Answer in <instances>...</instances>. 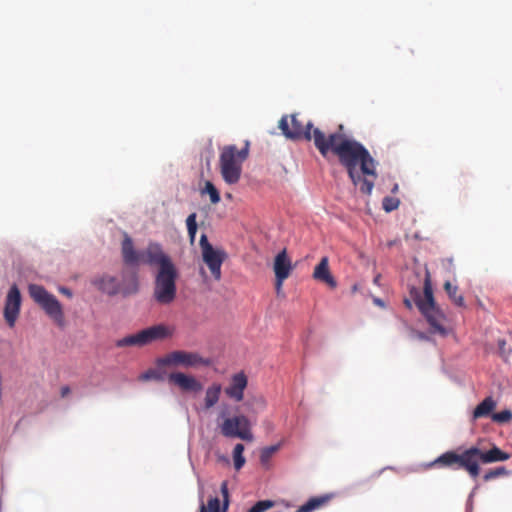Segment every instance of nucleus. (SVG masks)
<instances>
[{
  "instance_id": "f257e3e1",
  "label": "nucleus",
  "mask_w": 512,
  "mask_h": 512,
  "mask_svg": "<svg viewBox=\"0 0 512 512\" xmlns=\"http://www.w3.org/2000/svg\"><path fill=\"white\" fill-rule=\"evenodd\" d=\"M316 149L323 157H327L329 153L337 156L353 185L359 187L364 195H371L378 177L377 162L363 144L343 132V125L328 134L327 139L317 133Z\"/></svg>"
},
{
  "instance_id": "f03ea898",
  "label": "nucleus",
  "mask_w": 512,
  "mask_h": 512,
  "mask_svg": "<svg viewBox=\"0 0 512 512\" xmlns=\"http://www.w3.org/2000/svg\"><path fill=\"white\" fill-rule=\"evenodd\" d=\"M510 454L502 451L497 446L485 451L477 446H471L464 450H451L441 454L428 466H438L453 470H465L472 479H476L480 474V463H495L506 461Z\"/></svg>"
},
{
  "instance_id": "7ed1b4c3",
  "label": "nucleus",
  "mask_w": 512,
  "mask_h": 512,
  "mask_svg": "<svg viewBox=\"0 0 512 512\" xmlns=\"http://www.w3.org/2000/svg\"><path fill=\"white\" fill-rule=\"evenodd\" d=\"M410 297H412L415 305L426 319L429 325V332L446 337L449 334V329L446 325L447 318L435 302L430 273L428 271L425 274L423 293L418 288L412 287L410 289Z\"/></svg>"
},
{
  "instance_id": "20e7f679",
  "label": "nucleus",
  "mask_w": 512,
  "mask_h": 512,
  "mask_svg": "<svg viewBox=\"0 0 512 512\" xmlns=\"http://www.w3.org/2000/svg\"><path fill=\"white\" fill-rule=\"evenodd\" d=\"M249 155V142L238 150L235 145L224 146L219 157V167L223 180L229 184H236L241 177L242 164Z\"/></svg>"
},
{
  "instance_id": "39448f33",
  "label": "nucleus",
  "mask_w": 512,
  "mask_h": 512,
  "mask_svg": "<svg viewBox=\"0 0 512 512\" xmlns=\"http://www.w3.org/2000/svg\"><path fill=\"white\" fill-rule=\"evenodd\" d=\"M300 114H292L290 116H283L279 121V129L288 139L292 140H306L313 141L316 146L317 133H320L322 138L327 139V136L319 128H314L311 121L304 122L299 118Z\"/></svg>"
},
{
  "instance_id": "423d86ee",
  "label": "nucleus",
  "mask_w": 512,
  "mask_h": 512,
  "mask_svg": "<svg viewBox=\"0 0 512 512\" xmlns=\"http://www.w3.org/2000/svg\"><path fill=\"white\" fill-rule=\"evenodd\" d=\"M178 271L175 265L158 269L155 275L153 297L161 305L171 304L177 293Z\"/></svg>"
},
{
  "instance_id": "0eeeda50",
  "label": "nucleus",
  "mask_w": 512,
  "mask_h": 512,
  "mask_svg": "<svg viewBox=\"0 0 512 512\" xmlns=\"http://www.w3.org/2000/svg\"><path fill=\"white\" fill-rule=\"evenodd\" d=\"M174 333V328L164 325L158 324L146 329L139 331L136 334L128 335L122 339H119L116 342L117 347H126V346H145L154 341L164 340L170 338Z\"/></svg>"
},
{
  "instance_id": "6e6552de",
  "label": "nucleus",
  "mask_w": 512,
  "mask_h": 512,
  "mask_svg": "<svg viewBox=\"0 0 512 512\" xmlns=\"http://www.w3.org/2000/svg\"><path fill=\"white\" fill-rule=\"evenodd\" d=\"M28 290L33 301L38 304L56 324L62 326L64 323V313L58 299L43 286L37 284L29 285Z\"/></svg>"
},
{
  "instance_id": "1a4fd4ad",
  "label": "nucleus",
  "mask_w": 512,
  "mask_h": 512,
  "mask_svg": "<svg viewBox=\"0 0 512 512\" xmlns=\"http://www.w3.org/2000/svg\"><path fill=\"white\" fill-rule=\"evenodd\" d=\"M199 245L203 262L209 268L211 275L216 281L221 280V267L227 258V253L221 248H214L206 234L201 235Z\"/></svg>"
},
{
  "instance_id": "9d476101",
  "label": "nucleus",
  "mask_w": 512,
  "mask_h": 512,
  "mask_svg": "<svg viewBox=\"0 0 512 512\" xmlns=\"http://www.w3.org/2000/svg\"><path fill=\"white\" fill-rule=\"evenodd\" d=\"M92 284L100 291L108 295H116L122 293L124 296L134 294L138 291L137 276L133 274L127 283L121 285L116 277L110 275H103L93 279Z\"/></svg>"
},
{
  "instance_id": "9b49d317",
  "label": "nucleus",
  "mask_w": 512,
  "mask_h": 512,
  "mask_svg": "<svg viewBox=\"0 0 512 512\" xmlns=\"http://www.w3.org/2000/svg\"><path fill=\"white\" fill-rule=\"evenodd\" d=\"M223 436L228 438H240L245 441H252L253 434L250 429V422L244 415H237L226 418L220 426Z\"/></svg>"
},
{
  "instance_id": "f8f14e48",
  "label": "nucleus",
  "mask_w": 512,
  "mask_h": 512,
  "mask_svg": "<svg viewBox=\"0 0 512 512\" xmlns=\"http://www.w3.org/2000/svg\"><path fill=\"white\" fill-rule=\"evenodd\" d=\"M159 365L195 367L209 365V360L204 359L198 353L182 350L173 351L158 360Z\"/></svg>"
},
{
  "instance_id": "ddd939ff",
  "label": "nucleus",
  "mask_w": 512,
  "mask_h": 512,
  "mask_svg": "<svg viewBox=\"0 0 512 512\" xmlns=\"http://www.w3.org/2000/svg\"><path fill=\"white\" fill-rule=\"evenodd\" d=\"M140 263L150 266H158V269L173 266L171 258L164 253L162 246L159 243L150 242L147 248L141 251Z\"/></svg>"
},
{
  "instance_id": "4468645a",
  "label": "nucleus",
  "mask_w": 512,
  "mask_h": 512,
  "mask_svg": "<svg viewBox=\"0 0 512 512\" xmlns=\"http://www.w3.org/2000/svg\"><path fill=\"white\" fill-rule=\"evenodd\" d=\"M21 306V294L16 285H12L8 291L5 307L4 318L10 327H14L18 318Z\"/></svg>"
},
{
  "instance_id": "2eb2a0df",
  "label": "nucleus",
  "mask_w": 512,
  "mask_h": 512,
  "mask_svg": "<svg viewBox=\"0 0 512 512\" xmlns=\"http://www.w3.org/2000/svg\"><path fill=\"white\" fill-rule=\"evenodd\" d=\"M170 383L177 385L181 390L187 392H197L202 389V385L193 377L181 372L171 373L168 376Z\"/></svg>"
},
{
  "instance_id": "dca6fc26",
  "label": "nucleus",
  "mask_w": 512,
  "mask_h": 512,
  "mask_svg": "<svg viewBox=\"0 0 512 512\" xmlns=\"http://www.w3.org/2000/svg\"><path fill=\"white\" fill-rule=\"evenodd\" d=\"M247 382V377L243 372L233 375L230 385L225 388L226 395L237 402L241 401Z\"/></svg>"
},
{
  "instance_id": "f3484780",
  "label": "nucleus",
  "mask_w": 512,
  "mask_h": 512,
  "mask_svg": "<svg viewBox=\"0 0 512 512\" xmlns=\"http://www.w3.org/2000/svg\"><path fill=\"white\" fill-rule=\"evenodd\" d=\"M121 252L123 261L127 265H138L141 260V252L135 250L133 241L128 234H124Z\"/></svg>"
},
{
  "instance_id": "a211bd4d",
  "label": "nucleus",
  "mask_w": 512,
  "mask_h": 512,
  "mask_svg": "<svg viewBox=\"0 0 512 512\" xmlns=\"http://www.w3.org/2000/svg\"><path fill=\"white\" fill-rule=\"evenodd\" d=\"M291 270V261L287 256L286 249H283L276 255L274 260L275 277L280 280H285L289 277Z\"/></svg>"
},
{
  "instance_id": "6ab92c4d",
  "label": "nucleus",
  "mask_w": 512,
  "mask_h": 512,
  "mask_svg": "<svg viewBox=\"0 0 512 512\" xmlns=\"http://www.w3.org/2000/svg\"><path fill=\"white\" fill-rule=\"evenodd\" d=\"M313 277L318 281L324 282L331 288H335L337 285L336 280L330 273L329 261L327 257L321 258L320 262L314 269Z\"/></svg>"
},
{
  "instance_id": "aec40b11",
  "label": "nucleus",
  "mask_w": 512,
  "mask_h": 512,
  "mask_svg": "<svg viewBox=\"0 0 512 512\" xmlns=\"http://www.w3.org/2000/svg\"><path fill=\"white\" fill-rule=\"evenodd\" d=\"M331 495H321L310 498L305 504L300 506L296 512H313L323 506H325L330 500Z\"/></svg>"
},
{
  "instance_id": "412c9836",
  "label": "nucleus",
  "mask_w": 512,
  "mask_h": 512,
  "mask_svg": "<svg viewBox=\"0 0 512 512\" xmlns=\"http://www.w3.org/2000/svg\"><path fill=\"white\" fill-rule=\"evenodd\" d=\"M495 406L496 402L493 400V398L487 397L476 406L473 412V417L477 419L489 416L491 412L494 410Z\"/></svg>"
},
{
  "instance_id": "4be33fe9",
  "label": "nucleus",
  "mask_w": 512,
  "mask_h": 512,
  "mask_svg": "<svg viewBox=\"0 0 512 512\" xmlns=\"http://www.w3.org/2000/svg\"><path fill=\"white\" fill-rule=\"evenodd\" d=\"M221 389V385L216 383L207 388L205 395V407L207 409L213 407L218 402Z\"/></svg>"
},
{
  "instance_id": "5701e85b",
  "label": "nucleus",
  "mask_w": 512,
  "mask_h": 512,
  "mask_svg": "<svg viewBox=\"0 0 512 512\" xmlns=\"http://www.w3.org/2000/svg\"><path fill=\"white\" fill-rule=\"evenodd\" d=\"M444 290L448 294L450 300L458 307H465L464 297L458 293V286L452 285L449 281L444 283Z\"/></svg>"
},
{
  "instance_id": "b1692460",
  "label": "nucleus",
  "mask_w": 512,
  "mask_h": 512,
  "mask_svg": "<svg viewBox=\"0 0 512 512\" xmlns=\"http://www.w3.org/2000/svg\"><path fill=\"white\" fill-rule=\"evenodd\" d=\"M244 449V445L241 443L236 444L233 449L234 467L236 470H240L245 464Z\"/></svg>"
},
{
  "instance_id": "393cba45",
  "label": "nucleus",
  "mask_w": 512,
  "mask_h": 512,
  "mask_svg": "<svg viewBox=\"0 0 512 512\" xmlns=\"http://www.w3.org/2000/svg\"><path fill=\"white\" fill-rule=\"evenodd\" d=\"M197 215L196 213H191L186 219L187 231L190 242L193 243L195 241L196 233H197Z\"/></svg>"
},
{
  "instance_id": "a878e982",
  "label": "nucleus",
  "mask_w": 512,
  "mask_h": 512,
  "mask_svg": "<svg viewBox=\"0 0 512 512\" xmlns=\"http://www.w3.org/2000/svg\"><path fill=\"white\" fill-rule=\"evenodd\" d=\"M202 193H207L209 195L212 204L220 202V194L212 182L206 181L205 188Z\"/></svg>"
},
{
  "instance_id": "bb28decb",
  "label": "nucleus",
  "mask_w": 512,
  "mask_h": 512,
  "mask_svg": "<svg viewBox=\"0 0 512 512\" xmlns=\"http://www.w3.org/2000/svg\"><path fill=\"white\" fill-rule=\"evenodd\" d=\"M280 444L271 445L263 448L260 453V462L265 465L270 458L279 450Z\"/></svg>"
},
{
  "instance_id": "cd10ccee",
  "label": "nucleus",
  "mask_w": 512,
  "mask_h": 512,
  "mask_svg": "<svg viewBox=\"0 0 512 512\" xmlns=\"http://www.w3.org/2000/svg\"><path fill=\"white\" fill-rule=\"evenodd\" d=\"M140 381H149V380H156V381H163L164 376L161 372L155 370V369H148L146 372L142 373L139 376Z\"/></svg>"
},
{
  "instance_id": "c85d7f7f",
  "label": "nucleus",
  "mask_w": 512,
  "mask_h": 512,
  "mask_svg": "<svg viewBox=\"0 0 512 512\" xmlns=\"http://www.w3.org/2000/svg\"><path fill=\"white\" fill-rule=\"evenodd\" d=\"M400 205V200L396 197L386 196L382 201V207L386 212L396 210Z\"/></svg>"
},
{
  "instance_id": "c756f323",
  "label": "nucleus",
  "mask_w": 512,
  "mask_h": 512,
  "mask_svg": "<svg viewBox=\"0 0 512 512\" xmlns=\"http://www.w3.org/2000/svg\"><path fill=\"white\" fill-rule=\"evenodd\" d=\"M507 474H508V471L505 469V467H497V468L490 469L489 471H487L484 474L483 479H484V481L488 482L490 480H493V479L501 477V476H505Z\"/></svg>"
},
{
  "instance_id": "7c9ffc66",
  "label": "nucleus",
  "mask_w": 512,
  "mask_h": 512,
  "mask_svg": "<svg viewBox=\"0 0 512 512\" xmlns=\"http://www.w3.org/2000/svg\"><path fill=\"white\" fill-rule=\"evenodd\" d=\"M491 418L496 423H507L512 419V412L510 410H503L491 414Z\"/></svg>"
},
{
  "instance_id": "2f4dec72",
  "label": "nucleus",
  "mask_w": 512,
  "mask_h": 512,
  "mask_svg": "<svg viewBox=\"0 0 512 512\" xmlns=\"http://www.w3.org/2000/svg\"><path fill=\"white\" fill-rule=\"evenodd\" d=\"M274 506V502L271 500H261L255 503L248 512H265Z\"/></svg>"
},
{
  "instance_id": "473e14b6",
  "label": "nucleus",
  "mask_w": 512,
  "mask_h": 512,
  "mask_svg": "<svg viewBox=\"0 0 512 512\" xmlns=\"http://www.w3.org/2000/svg\"><path fill=\"white\" fill-rule=\"evenodd\" d=\"M512 352V349L507 345V342L505 339H499L498 340V353L499 356L504 360L507 361L510 354Z\"/></svg>"
},
{
  "instance_id": "72a5a7b5",
  "label": "nucleus",
  "mask_w": 512,
  "mask_h": 512,
  "mask_svg": "<svg viewBox=\"0 0 512 512\" xmlns=\"http://www.w3.org/2000/svg\"><path fill=\"white\" fill-rule=\"evenodd\" d=\"M206 507V512H226V510H222L220 508V500L217 497L209 499Z\"/></svg>"
},
{
  "instance_id": "f704fd0d",
  "label": "nucleus",
  "mask_w": 512,
  "mask_h": 512,
  "mask_svg": "<svg viewBox=\"0 0 512 512\" xmlns=\"http://www.w3.org/2000/svg\"><path fill=\"white\" fill-rule=\"evenodd\" d=\"M220 490H221V494L223 496L224 510H227L228 504H229V492H228V482L227 481H223L221 483Z\"/></svg>"
},
{
  "instance_id": "c9c22d12",
  "label": "nucleus",
  "mask_w": 512,
  "mask_h": 512,
  "mask_svg": "<svg viewBox=\"0 0 512 512\" xmlns=\"http://www.w3.org/2000/svg\"><path fill=\"white\" fill-rule=\"evenodd\" d=\"M70 391H71V390H70L69 386H63V387L61 388V391H60V393H61V397H63V398H64V397L68 396V395H69V393H70Z\"/></svg>"
},
{
  "instance_id": "e433bc0d",
  "label": "nucleus",
  "mask_w": 512,
  "mask_h": 512,
  "mask_svg": "<svg viewBox=\"0 0 512 512\" xmlns=\"http://www.w3.org/2000/svg\"><path fill=\"white\" fill-rule=\"evenodd\" d=\"M283 281L284 280H280L279 278H276V291H277V293H279L281 291Z\"/></svg>"
},
{
  "instance_id": "4c0bfd02",
  "label": "nucleus",
  "mask_w": 512,
  "mask_h": 512,
  "mask_svg": "<svg viewBox=\"0 0 512 512\" xmlns=\"http://www.w3.org/2000/svg\"><path fill=\"white\" fill-rule=\"evenodd\" d=\"M412 301L414 302V300L411 298V299H405L404 300V304L405 306L408 308V309H412Z\"/></svg>"
},
{
  "instance_id": "58836bf2",
  "label": "nucleus",
  "mask_w": 512,
  "mask_h": 512,
  "mask_svg": "<svg viewBox=\"0 0 512 512\" xmlns=\"http://www.w3.org/2000/svg\"><path fill=\"white\" fill-rule=\"evenodd\" d=\"M199 512H206V507H205V504L203 503L202 500H201L200 511Z\"/></svg>"
},
{
  "instance_id": "ea45409f",
  "label": "nucleus",
  "mask_w": 512,
  "mask_h": 512,
  "mask_svg": "<svg viewBox=\"0 0 512 512\" xmlns=\"http://www.w3.org/2000/svg\"><path fill=\"white\" fill-rule=\"evenodd\" d=\"M62 292L68 296H71V292L68 289L63 288Z\"/></svg>"
},
{
  "instance_id": "a19ab883",
  "label": "nucleus",
  "mask_w": 512,
  "mask_h": 512,
  "mask_svg": "<svg viewBox=\"0 0 512 512\" xmlns=\"http://www.w3.org/2000/svg\"><path fill=\"white\" fill-rule=\"evenodd\" d=\"M259 402H260V404H261L262 406H264V404H265V403H264L263 399H260V400H259Z\"/></svg>"
},
{
  "instance_id": "79ce46f5",
  "label": "nucleus",
  "mask_w": 512,
  "mask_h": 512,
  "mask_svg": "<svg viewBox=\"0 0 512 512\" xmlns=\"http://www.w3.org/2000/svg\"><path fill=\"white\" fill-rule=\"evenodd\" d=\"M397 189H398V186H397V185H395V186H394V189H393V192L397 191Z\"/></svg>"
},
{
  "instance_id": "37998d69",
  "label": "nucleus",
  "mask_w": 512,
  "mask_h": 512,
  "mask_svg": "<svg viewBox=\"0 0 512 512\" xmlns=\"http://www.w3.org/2000/svg\"><path fill=\"white\" fill-rule=\"evenodd\" d=\"M380 276H377L375 279H374V282L377 283L378 282V279H379Z\"/></svg>"
}]
</instances>
